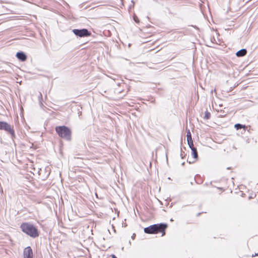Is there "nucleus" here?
Instances as JSON below:
<instances>
[{
	"mask_svg": "<svg viewBox=\"0 0 258 258\" xmlns=\"http://www.w3.org/2000/svg\"><path fill=\"white\" fill-rule=\"evenodd\" d=\"M134 21H135L136 23H139V19L138 18L137 16H135L134 17Z\"/></svg>",
	"mask_w": 258,
	"mask_h": 258,
	"instance_id": "4468645a",
	"label": "nucleus"
},
{
	"mask_svg": "<svg viewBox=\"0 0 258 258\" xmlns=\"http://www.w3.org/2000/svg\"><path fill=\"white\" fill-rule=\"evenodd\" d=\"M167 227V225L164 223L153 224L145 228L144 231L147 234H156L161 232L162 236H164L165 234V230Z\"/></svg>",
	"mask_w": 258,
	"mask_h": 258,
	"instance_id": "f257e3e1",
	"label": "nucleus"
},
{
	"mask_svg": "<svg viewBox=\"0 0 258 258\" xmlns=\"http://www.w3.org/2000/svg\"><path fill=\"white\" fill-rule=\"evenodd\" d=\"M16 56L18 59L22 61H24L27 59V55L22 51L17 52Z\"/></svg>",
	"mask_w": 258,
	"mask_h": 258,
	"instance_id": "0eeeda50",
	"label": "nucleus"
},
{
	"mask_svg": "<svg viewBox=\"0 0 258 258\" xmlns=\"http://www.w3.org/2000/svg\"><path fill=\"white\" fill-rule=\"evenodd\" d=\"M192 155L194 158L197 159L198 158V154L196 148H191Z\"/></svg>",
	"mask_w": 258,
	"mask_h": 258,
	"instance_id": "1a4fd4ad",
	"label": "nucleus"
},
{
	"mask_svg": "<svg viewBox=\"0 0 258 258\" xmlns=\"http://www.w3.org/2000/svg\"><path fill=\"white\" fill-rule=\"evenodd\" d=\"M55 131L60 138L70 141L72 139V131L67 126L62 125L55 127Z\"/></svg>",
	"mask_w": 258,
	"mask_h": 258,
	"instance_id": "7ed1b4c3",
	"label": "nucleus"
},
{
	"mask_svg": "<svg viewBox=\"0 0 258 258\" xmlns=\"http://www.w3.org/2000/svg\"><path fill=\"white\" fill-rule=\"evenodd\" d=\"M247 50L246 49L243 48L238 50L236 53V55L237 57H242L246 54Z\"/></svg>",
	"mask_w": 258,
	"mask_h": 258,
	"instance_id": "6e6552de",
	"label": "nucleus"
},
{
	"mask_svg": "<svg viewBox=\"0 0 258 258\" xmlns=\"http://www.w3.org/2000/svg\"><path fill=\"white\" fill-rule=\"evenodd\" d=\"M187 143H188V146L190 148V149L191 148H195L194 146V143H193L192 140H190L187 141Z\"/></svg>",
	"mask_w": 258,
	"mask_h": 258,
	"instance_id": "9b49d317",
	"label": "nucleus"
},
{
	"mask_svg": "<svg viewBox=\"0 0 258 258\" xmlns=\"http://www.w3.org/2000/svg\"><path fill=\"white\" fill-rule=\"evenodd\" d=\"M0 130H4L10 133L12 137L15 136V131L13 127L5 121H0Z\"/></svg>",
	"mask_w": 258,
	"mask_h": 258,
	"instance_id": "39448f33",
	"label": "nucleus"
},
{
	"mask_svg": "<svg viewBox=\"0 0 258 258\" xmlns=\"http://www.w3.org/2000/svg\"><path fill=\"white\" fill-rule=\"evenodd\" d=\"M24 258H33L32 249L30 246L26 247L24 250Z\"/></svg>",
	"mask_w": 258,
	"mask_h": 258,
	"instance_id": "423d86ee",
	"label": "nucleus"
},
{
	"mask_svg": "<svg viewBox=\"0 0 258 258\" xmlns=\"http://www.w3.org/2000/svg\"><path fill=\"white\" fill-rule=\"evenodd\" d=\"M40 96L41 97H42V94H41V93H40Z\"/></svg>",
	"mask_w": 258,
	"mask_h": 258,
	"instance_id": "dca6fc26",
	"label": "nucleus"
},
{
	"mask_svg": "<svg viewBox=\"0 0 258 258\" xmlns=\"http://www.w3.org/2000/svg\"><path fill=\"white\" fill-rule=\"evenodd\" d=\"M111 257L112 258H117V257L114 254H112Z\"/></svg>",
	"mask_w": 258,
	"mask_h": 258,
	"instance_id": "2eb2a0df",
	"label": "nucleus"
},
{
	"mask_svg": "<svg viewBox=\"0 0 258 258\" xmlns=\"http://www.w3.org/2000/svg\"><path fill=\"white\" fill-rule=\"evenodd\" d=\"M22 231L32 238H36L39 236V232L37 228L29 223H23L21 225Z\"/></svg>",
	"mask_w": 258,
	"mask_h": 258,
	"instance_id": "f03ea898",
	"label": "nucleus"
},
{
	"mask_svg": "<svg viewBox=\"0 0 258 258\" xmlns=\"http://www.w3.org/2000/svg\"><path fill=\"white\" fill-rule=\"evenodd\" d=\"M72 31L75 35L80 37H88L91 35V33L86 28L81 29H74Z\"/></svg>",
	"mask_w": 258,
	"mask_h": 258,
	"instance_id": "20e7f679",
	"label": "nucleus"
},
{
	"mask_svg": "<svg viewBox=\"0 0 258 258\" xmlns=\"http://www.w3.org/2000/svg\"><path fill=\"white\" fill-rule=\"evenodd\" d=\"M211 117V114L208 111H206L205 113L204 118L206 119H209Z\"/></svg>",
	"mask_w": 258,
	"mask_h": 258,
	"instance_id": "ddd939ff",
	"label": "nucleus"
},
{
	"mask_svg": "<svg viewBox=\"0 0 258 258\" xmlns=\"http://www.w3.org/2000/svg\"><path fill=\"white\" fill-rule=\"evenodd\" d=\"M181 158H183V157H182V156H183V155H182V153L181 154Z\"/></svg>",
	"mask_w": 258,
	"mask_h": 258,
	"instance_id": "f3484780",
	"label": "nucleus"
},
{
	"mask_svg": "<svg viewBox=\"0 0 258 258\" xmlns=\"http://www.w3.org/2000/svg\"><path fill=\"white\" fill-rule=\"evenodd\" d=\"M186 137H187V141L192 140L191 134V133L190 132V131L189 130L187 132Z\"/></svg>",
	"mask_w": 258,
	"mask_h": 258,
	"instance_id": "f8f14e48",
	"label": "nucleus"
},
{
	"mask_svg": "<svg viewBox=\"0 0 258 258\" xmlns=\"http://www.w3.org/2000/svg\"><path fill=\"white\" fill-rule=\"evenodd\" d=\"M234 127L236 128L237 130H238L242 128H244L245 125L241 124L240 123H237L235 124Z\"/></svg>",
	"mask_w": 258,
	"mask_h": 258,
	"instance_id": "9d476101",
	"label": "nucleus"
}]
</instances>
